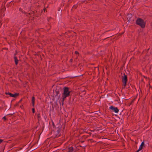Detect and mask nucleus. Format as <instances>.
I'll return each mask as SVG.
<instances>
[{"label": "nucleus", "mask_w": 152, "mask_h": 152, "mask_svg": "<svg viewBox=\"0 0 152 152\" xmlns=\"http://www.w3.org/2000/svg\"><path fill=\"white\" fill-rule=\"evenodd\" d=\"M69 88L67 87H64L63 88V92L62 94V100L64 101L65 99L69 96L70 91H69Z\"/></svg>", "instance_id": "f257e3e1"}, {"label": "nucleus", "mask_w": 152, "mask_h": 152, "mask_svg": "<svg viewBox=\"0 0 152 152\" xmlns=\"http://www.w3.org/2000/svg\"><path fill=\"white\" fill-rule=\"evenodd\" d=\"M136 24L142 28H144L145 26L146 23L142 18H138L136 21Z\"/></svg>", "instance_id": "f03ea898"}, {"label": "nucleus", "mask_w": 152, "mask_h": 152, "mask_svg": "<svg viewBox=\"0 0 152 152\" xmlns=\"http://www.w3.org/2000/svg\"><path fill=\"white\" fill-rule=\"evenodd\" d=\"M122 80L123 82V86H124V88L126 86L127 80V76L125 73L124 74L123 76H122Z\"/></svg>", "instance_id": "7ed1b4c3"}, {"label": "nucleus", "mask_w": 152, "mask_h": 152, "mask_svg": "<svg viewBox=\"0 0 152 152\" xmlns=\"http://www.w3.org/2000/svg\"><path fill=\"white\" fill-rule=\"evenodd\" d=\"M110 109L113 110L115 113H118L119 111V110L117 107H114L113 106H111L110 107Z\"/></svg>", "instance_id": "20e7f679"}, {"label": "nucleus", "mask_w": 152, "mask_h": 152, "mask_svg": "<svg viewBox=\"0 0 152 152\" xmlns=\"http://www.w3.org/2000/svg\"><path fill=\"white\" fill-rule=\"evenodd\" d=\"M5 94L6 95H9L11 97H15L16 96H18L19 94H17V93H15L14 94H11L10 93V92H6Z\"/></svg>", "instance_id": "39448f33"}, {"label": "nucleus", "mask_w": 152, "mask_h": 152, "mask_svg": "<svg viewBox=\"0 0 152 152\" xmlns=\"http://www.w3.org/2000/svg\"><path fill=\"white\" fill-rule=\"evenodd\" d=\"M144 141H143L142 142L141 145L140 146L139 149L138 150V151H140L142 149L144 145Z\"/></svg>", "instance_id": "423d86ee"}, {"label": "nucleus", "mask_w": 152, "mask_h": 152, "mask_svg": "<svg viewBox=\"0 0 152 152\" xmlns=\"http://www.w3.org/2000/svg\"><path fill=\"white\" fill-rule=\"evenodd\" d=\"M14 58L15 60V64L16 65H17L18 63V61L17 59V58L16 56H14Z\"/></svg>", "instance_id": "0eeeda50"}, {"label": "nucleus", "mask_w": 152, "mask_h": 152, "mask_svg": "<svg viewBox=\"0 0 152 152\" xmlns=\"http://www.w3.org/2000/svg\"><path fill=\"white\" fill-rule=\"evenodd\" d=\"M35 98L34 96H33L32 98V103L33 106L34 107V105Z\"/></svg>", "instance_id": "6e6552de"}, {"label": "nucleus", "mask_w": 152, "mask_h": 152, "mask_svg": "<svg viewBox=\"0 0 152 152\" xmlns=\"http://www.w3.org/2000/svg\"><path fill=\"white\" fill-rule=\"evenodd\" d=\"M73 148L71 147L68 148V152H73Z\"/></svg>", "instance_id": "1a4fd4ad"}, {"label": "nucleus", "mask_w": 152, "mask_h": 152, "mask_svg": "<svg viewBox=\"0 0 152 152\" xmlns=\"http://www.w3.org/2000/svg\"><path fill=\"white\" fill-rule=\"evenodd\" d=\"M55 135H56V136L55 137H58L60 135V134L59 135H57V133H56V132H55Z\"/></svg>", "instance_id": "9d476101"}, {"label": "nucleus", "mask_w": 152, "mask_h": 152, "mask_svg": "<svg viewBox=\"0 0 152 152\" xmlns=\"http://www.w3.org/2000/svg\"><path fill=\"white\" fill-rule=\"evenodd\" d=\"M32 111L33 113H34L35 112V110L34 108L32 109Z\"/></svg>", "instance_id": "9b49d317"}, {"label": "nucleus", "mask_w": 152, "mask_h": 152, "mask_svg": "<svg viewBox=\"0 0 152 152\" xmlns=\"http://www.w3.org/2000/svg\"><path fill=\"white\" fill-rule=\"evenodd\" d=\"M3 141V140L2 139H0V144Z\"/></svg>", "instance_id": "f8f14e48"}, {"label": "nucleus", "mask_w": 152, "mask_h": 152, "mask_svg": "<svg viewBox=\"0 0 152 152\" xmlns=\"http://www.w3.org/2000/svg\"><path fill=\"white\" fill-rule=\"evenodd\" d=\"M75 54H79V53L78 51H75Z\"/></svg>", "instance_id": "ddd939ff"}, {"label": "nucleus", "mask_w": 152, "mask_h": 152, "mask_svg": "<svg viewBox=\"0 0 152 152\" xmlns=\"http://www.w3.org/2000/svg\"><path fill=\"white\" fill-rule=\"evenodd\" d=\"M3 119L4 120V121H5L6 120V118L5 116L3 117Z\"/></svg>", "instance_id": "4468645a"}, {"label": "nucleus", "mask_w": 152, "mask_h": 152, "mask_svg": "<svg viewBox=\"0 0 152 152\" xmlns=\"http://www.w3.org/2000/svg\"><path fill=\"white\" fill-rule=\"evenodd\" d=\"M69 61L71 62H72V59H71Z\"/></svg>", "instance_id": "2eb2a0df"}, {"label": "nucleus", "mask_w": 152, "mask_h": 152, "mask_svg": "<svg viewBox=\"0 0 152 152\" xmlns=\"http://www.w3.org/2000/svg\"><path fill=\"white\" fill-rule=\"evenodd\" d=\"M44 11L45 12V11H46V8H44Z\"/></svg>", "instance_id": "dca6fc26"}, {"label": "nucleus", "mask_w": 152, "mask_h": 152, "mask_svg": "<svg viewBox=\"0 0 152 152\" xmlns=\"http://www.w3.org/2000/svg\"><path fill=\"white\" fill-rule=\"evenodd\" d=\"M59 92V91H57V92H56L57 95H58V94Z\"/></svg>", "instance_id": "f3484780"}, {"label": "nucleus", "mask_w": 152, "mask_h": 152, "mask_svg": "<svg viewBox=\"0 0 152 152\" xmlns=\"http://www.w3.org/2000/svg\"><path fill=\"white\" fill-rule=\"evenodd\" d=\"M150 49V48H149L147 50V52H148L149 50Z\"/></svg>", "instance_id": "a211bd4d"}, {"label": "nucleus", "mask_w": 152, "mask_h": 152, "mask_svg": "<svg viewBox=\"0 0 152 152\" xmlns=\"http://www.w3.org/2000/svg\"><path fill=\"white\" fill-rule=\"evenodd\" d=\"M95 68H96L98 69V70H99V68L98 67H95Z\"/></svg>", "instance_id": "6ab92c4d"}, {"label": "nucleus", "mask_w": 152, "mask_h": 152, "mask_svg": "<svg viewBox=\"0 0 152 152\" xmlns=\"http://www.w3.org/2000/svg\"><path fill=\"white\" fill-rule=\"evenodd\" d=\"M139 151L138 150L136 152H139Z\"/></svg>", "instance_id": "aec40b11"}, {"label": "nucleus", "mask_w": 152, "mask_h": 152, "mask_svg": "<svg viewBox=\"0 0 152 152\" xmlns=\"http://www.w3.org/2000/svg\"><path fill=\"white\" fill-rule=\"evenodd\" d=\"M53 125H54V124L53 122Z\"/></svg>", "instance_id": "412c9836"}]
</instances>
